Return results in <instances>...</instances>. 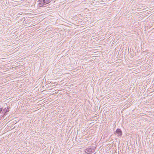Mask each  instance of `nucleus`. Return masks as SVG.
I'll return each mask as SVG.
<instances>
[{"label":"nucleus","mask_w":154,"mask_h":154,"mask_svg":"<svg viewBox=\"0 0 154 154\" xmlns=\"http://www.w3.org/2000/svg\"><path fill=\"white\" fill-rule=\"evenodd\" d=\"M114 134L115 135H117L118 137H121L122 135V132L120 129L118 128L116 131L114 132Z\"/></svg>","instance_id":"obj_2"},{"label":"nucleus","mask_w":154,"mask_h":154,"mask_svg":"<svg viewBox=\"0 0 154 154\" xmlns=\"http://www.w3.org/2000/svg\"><path fill=\"white\" fill-rule=\"evenodd\" d=\"M93 149L91 148L86 149L85 150V152L88 154H91L92 152Z\"/></svg>","instance_id":"obj_3"},{"label":"nucleus","mask_w":154,"mask_h":154,"mask_svg":"<svg viewBox=\"0 0 154 154\" xmlns=\"http://www.w3.org/2000/svg\"><path fill=\"white\" fill-rule=\"evenodd\" d=\"M51 1V0H38V2H39V4L41 5V6H43L49 3Z\"/></svg>","instance_id":"obj_1"},{"label":"nucleus","mask_w":154,"mask_h":154,"mask_svg":"<svg viewBox=\"0 0 154 154\" xmlns=\"http://www.w3.org/2000/svg\"><path fill=\"white\" fill-rule=\"evenodd\" d=\"M6 108H5V109H4L3 110L2 109V111L1 112V113H5V112L6 111Z\"/></svg>","instance_id":"obj_4"},{"label":"nucleus","mask_w":154,"mask_h":154,"mask_svg":"<svg viewBox=\"0 0 154 154\" xmlns=\"http://www.w3.org/2000/svg\"><path fill=\"white\" fill-rule=\"evenodd\" d=\"M9 111V109L8 108L6 109L5 112V113H7V112Z\"/></svg>","instance_id":"obj_6"},{"label":"nucleus","mask_w":154,"mask_h":154,"mask_svg":"<svg viewBox=\"0 0 154 154\" xmlns=\"http://www.w3.org/2000/svg\"><path fill=\"white\" fill-rule=\"evenodd\" d=\"M2 111V108L0 106V113H1V112Z\"/></svg>","instance_id":"obj_5"}]
</instances>
